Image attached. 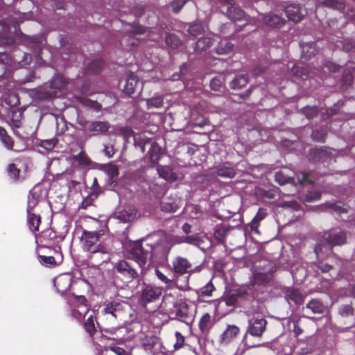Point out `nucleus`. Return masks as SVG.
<instances>
[{
    "instance_id": "f257e3e1",
    "label": "nucleus",
    "mask_w": 355,
    "mask_h": 355,
    "mask_svg": "<svg viewBox=\"0 0 355 355\" xmlns=\"http://www.w3.org/2000/svg\"><path fill=\"white\" fill-rule=\"evenodd\" d=\"M150 251L148 249H144V245L139 242H135L132 243L130 248L128 257L130 259H133L136 261L141 270H146L150 265V259L152 257V251L156 252L162 248L163 254H167L172 244L168 241L167 238H164L160 242L157 243L155 246H153L152 243H146Z\"/></svg>"
},
{
    "instance_id": "f03ea898",
    "label": "nucleus",
    "mask_w": 355,
    "mask_h": 355,
    "mask_svg": "<svg viewBox=\"0 0 355 355\" xmlns=\"http://www.w3.org/2000/svg\"><path fill=\"white\" fill-rule=\"evenodd\" d=\"M99 240V234L95 232H83L81 241L85 250L92 253L101 252L107 254L109 248L102 245L95 246Z\"/></svg>"
},
{
    "instance_id": "7ed1b4c3",
    "label": "nucleus",
    "mask_w": 355,
    "mask_h": 355,
    "mask_svg": "<svg viewBox=\"0 0 355 355\" xmlns=\"http://www.w3.org/2000/svg\"><path fill=\"white\" fill-rule=\"evenodd\" d=\"M240 332L239 328L234 324H228L225 330L220 335L218 342L220 345L226 346L232 343Z\"/></svg>"
},
{
    "instance_id": "20e7f679",
    "label": "nucleus",
    "mask_w": 355,
    "mask_h": 355,
    "mask_svg": "<svg viewBox=\"0 0 355 355\" xmlns=\"http://www.w3.org/2000/svg\"><path fill=\"white\" fill-rule=\"evenodd\" d=\"M266 323V320L262 318H252L249 320L247 333L260 337L265 331Z\"/></svg>"
},
{
    "instance_id": "39448f33",
    "label": "nucleus",
    "mask_w": 355,
    "mask_h": 355,
    "mask_svg": "<svg viewBox=\"0 0 355 355\" xmlns=\"http://www.w3.org/2000/svg\"><path fill=\"white\" fill-rule=\"evenodd\" d=\"M173 270L179 275H184L189 272L191 264L188 259L182 257H177L172 262Z\"/></svg>"
},
{
    "instance_id": "423d86ee",
    "label": "nucleus",
    "mask_w": 355,
    "mask_h": 355,
    "mask_svg": "<svg viewBox=\"0 0 355 355\" xmlns=\"http://www.w3.org/2000/svg\"><path fill=\"white\" fill-rule=\"evenodd\" d=\"M162 289L158 286H146L142 292V300L150 302L157 299L162 294Z\"/></svg>"
},
{
    "instance_id": "0eeeda50",
    "label": "nucleus",
    "mask_w": 355,
    "mask_h": 355,
    "mask_svg": "<svg viewBox=\"0 0 355 355\" xmlns=\"http://www.w3.org/2000/svg\"><path fill=\"white\" fill-rule=\"evenodd\" d=\"M116 270L124 275L128 281L132 280L137 276V272L127 261H121L116 266Z\"/></svg>"
},
{
    "instance_id": "6e6552de",
    "label": "nucleus",
    "mask_w": 355,
    "mask_h": 355,
    "mask_svg": "<svg viewBox=\"0 0 355 355\" xmlns=\"http://www.w3.org/2000/svg\"><path fill=\"white\" fill-rule=\"evenodd\" d=\"M77 307L72 311V315L78 320H81L88 312V306L86 304V300L83 296L77 297L76 299Z\"/></svg>"
},
{
    "instance_id": "1a4fd4ad",
    "label": "nucleus",
    "mask_w": 355,
    "mask_h": 355,
    "mask_svg": "<svg viewBox=\"0 0 355 355\" xmlns=\"http://www.w3.org/2000/svg\"><path fill=\"white\" fill-rule=\"evenodd\" d=\"M42 190L40 186H35L31 190L28 198L27 212L29 213L39 202Z\"/></svg>"
},
{
    "instance_id": "9d476101",
    "label": "nucleus",
    "mask_w": 355,
    "mask_h": 355,
    "mask_svg": "<svg viewBox=\"0 0 355 355\" xmlns=\"http://www.w3.org/2000/svg\"><path fill=\"white\" fill-rule=\"evenodd\" d=\"M326 239L330 245H337L345 243L346 238L344 233L334 230L328 233Z\"/></svg>"
},
{
    "instance_id": "9b49d317",
    "label": "nucleus",
    "mask_w": 355,
    "mask_h": 355,
    "mask_svg": "<svg viewBox=\"0 0 355 355\" xmlns=\"http://www.w3.org/2000/svg\"><path fill=\"white\" fill-rule=\"evenodd\" d=\"M138 85L139 80L137 77L133 73H130L126 79L125 84L123 87V92L128 95H131L135 93Z\"/></svg>"
},
{
    "instance_id": "f8f14e48",
    "label": "nucleus",
    "mask_w": 355,
    "mask_h": 355,
    "mask_svg": "<svg viewBox=\"0 0 355 355\" xmlns=\"http://www.w3.org/2000/svg\"><path fill=\"white\" fill-rule=\"evenodd\" d=\"M54 285L59 292L64 293L71 286V278L68 275L60 276L55 279Z\"/></svg>"
},
{
    "instance_id": "ddd939ff",
    "label": "nucleus",
    "mask_w": 355,
    "mask_h": 355,
    "mask_svg": "<svg viewBox=\"0 0 355 355\" xmlns=\"http://www.w3.org/2000/svg\"><path fill=\"white\" fill-rule=\"evenodd\" d=\"M287 17L292 21L297 22L302 19V14L298 6L290 5L286 7L285 10Z\"/></svg>"
},
{
    "instance_id": "4468645a",
    "label": "nucleus",
    "mask_w": 355,
    "mask_h": 355,
    "mask_svg": "<svg viewBox=\"0 0 355 355\" xmlns=\"http://www.w3.org/2000/svg\"><path fill=\"white\" fill-rule=\"evenodd\" d=\"M157 170L159 176L166 180L174 181L178 178L168 166H158Z\"/></svg>"
},
{
    "instance_id": "2eb2a0df",
    "label": "nucleus",
    "mask_w": 355,
    "mask_h": 355,
    "mask_svg": "<svg viewBox=\"0 0 355 355\" xmlns=\"http://www.w3.org/2000/svg\"><path fill=\"white\" fill-rule=\"evenodd\" d=\"M175 312L177 317L180 320H184L189 317V309L185 302H180L175 306Z\"/></svg>"
},
{
    "instance_id": "dca6fc26",
    "label": "nucleus",
    "mask_w": 355,
    "mask_h": 355,
    "mask_svg": "<svg viewBox=\"0 0 355 355\" xmlns=\"http://www.w3.org/2000/svg\"><path fill=\"white\" fill-rule=\"evenodd\" d=\"M262 19L265 24L270 26L279 27L284 24L282 19L276 15H262Z\"/></svg>"
},
{
    "instance_id": "f3484780",
    "label": "nucleus",
    "mask_w": 355,
    "mask_h": 355,
    "mask_svg": "<svg viewBox=\"0 0 355 355\" xmlns=\"http://www.w3.org/2000/svg\"><path fill=\"white\" fill-rule=\"evenodd\" d=\"M108 124L103 121H95L89 124L88 128L89 131L95 133H103L107 131Z\"/></svg>"
},
{
    "instance_id": "a211bd4d",
    "label": "nucleus",
    "mask_w": 355,
    "mask_h": 355,
    "mask_svg": "<svg viewBox=\"0 0 355 355\" xmlns=\"http://www.w3.org/2000/svg\"><path fill=\"white\" fill-rule=\"evenodd\" d=\"M150 161L156 164L158 162L162 155V148L157 144H153L148 152Z\"/></svg>"
},
{
    "instance_id": "6ab92c4d",
    "label": "nucleus",
    "mask_w": 355,
    "mask_h": 355,
    "mask_svg": "<svg viewBox=\"0 0 355 355\" xmlns=\"http://www.w3.org/2000/svg\"><path fill=\"white\" fill-rule=\"evenodd\" d=\"M272 277V273L267 270L264 272H256L254 274V283L263 284L268 282Z\"/></svg>"
},
{
    "instance_id": "aec40b11",
    "label": "nucleus",
    "mask_w": 355,
    "mask_h": 355,
    "mask_svg": "<svg viewBox=\"0 0 355 355\" xmlns=\"http://www.w3.org/2000/svg\"><path fill=\"white\" fill-rule=\"evenodd\" d=\"M248 83V77L245 75H241L236 76L234 80H232L230 85L234 89H240L243 87Z\"/></svg>"
},
{
    "instance_id": "412c9836",
    "label": "nucleus",
    "mask_w": 355,
    "mask_h": 355,
    "mask_svg": "<svg viewBox=\"0 0 355 355\" xmlns=\"http://www.w3.org/2000/svg\"><path fill=\"white\" fill-rule=\"evenodd\" d=\"M213 44V41L210 37H202L196 42V49L197 51L201 52L205 51Z\"/></svg>"
},
{
    "instance_id": "4be33fe9",
    "label": "nucleus",
    "mask_w": 355,
    "mask_h": 355,
    "mask_svg": "<svg viewBox=\"0 0 355 355\" xmlns=\"http://www.w3.org/2000/svg\"><path fill=\"white\" fill-rule=\"evenodd\" d=\"M28 222L32 231H37L40 223V217L35 214L28 213Z\"/></svg>"
},
{
    "instance_id": "5701e85b",
    "label": "nucleus",
    "mask_w": 355,
    "mask_h": 355,
    "mask_svg": "<svg viewBox=\"0 0 355 355\" xmlns=\"http://www.w3.org/2000/svg\"><path fill=\"white\" fill-rule=\"evenodd\" d=\"M306 308L314 313H322L324 309L323 304L317 300H311L306 305Z\"/></svg>"
},
{
    "instance_id": "b1692460",
    "label": "nucleus",
    "mask_w": 355,
    "mask_h": 355,
    "mask_svg": "<svg viewBox=\"0 0 355 355\" xmlns=\"http://www.w3.org/2000/svg\"><path fill=\"white\" fill-rule=\"evenodd\" d=\"M211 327V316L209 313L204 314L199 321V328L202 332L207 331Z\"/></svg>"
},
{
    "instance_id": "393cba45",
    "label": "nucleus",
    "mask_w": 355,
    "mask_h": 355,
    "mask_svg": "<svg viewBox=\"0 0 355 355\" xmlns=\"http://www.w3.org/2000/svg\"><path fill=\"white\" fill-rule=\"evenodd\" d=\"M135 217V214L133 211L123 210L116 214V218L124 223L130 222Z\"/></svg>"
},
{
    "instance_id": "a878e982",
    "label": "nucleus",
    "mask_w": 355,
    "mask_h": 355,
    "mask_svg": "<svg viewBox=\"0 0 355 355\" xmlns=\"http://www.w3.org/2000/svg\"><path fill=\"white\" fill-rule=\"evenodd\" d=\"M217 175L223 178H232L235 175V171L233 168L222 166L218 168Z\"/></svg>"
},
{
    "instance_id": "bb28decb",
    "label": "nucleus",
    "mask_w": 355,
    "mask_h": 355,
    "mask_svg": "<svg viewBox=\"0 0 355 355\" xmlns=\"http://www.w3.org/2000/svg\"><path fill=\"white\" fill-rule=\"evenodd\" d=\"M146 104L148 109L159 108L163 105V98L159 96L150 99H147Z\"/></svg>"
},
{
    "instance_id": "cd10ccee",
    "label": "nucleus",
    "mask_w": 355,
    "mask_h": 355,
    "mask_svg": "<svg viewBox=\"0 0 355 355\" xmlns=\"http://www.w3.org/2000/svg\"><path fill=\"white\" fill-rule=\"evenodd\" d=\"M0 137L2 142L4 144L6 147L8 149H11L13 146V141L12 139L6 135V130L0 127Z\"/></svg>"
},
{
    "instance_id": "c85d7f7f",
    "label": "nucleus",
    "mask_w": 355,
    "mask_h": 355,
    "mask_svg": "<svg viewBox=\"0 0 355 355\" xmlns=\"http://www.w3.org/2000/svg\"><path fill=\"white\" fill-rule=\"evenodd\" d=\"M110 349L116 355H131L132 349L127 347H121L119 346H111Z\"/></svg>"
},
{
    "instance_id": "c756f323",
    "label": "nucleus",
    "mask_w": 355,
    "mask_h": 355,
    "mask_svg": "<svg viewBox=\"0 0 355 355\" xmlns=\"http://www.w3.org/2000/svg\"><path fill=\"white\" fill-rule=\"evenodd\" d=\"M143 347L146 350L153 351L156 345H160L159 340L157 337H150L148 340V343L144 342Z\"/></svg>"
},
{
    "instance_id": "7c9ffc66",
    "label": "nucleus",
    "mask_w": 355,
    "mask_h": 355,
    "mask_svg": "<svg viewBox=\"0 0 355 355\" xmlns=\"http://www.w3.org/2000/svg\"><path fill=\"white\" fill-rule=\"evenodd\" d=\"M85 328L86 331L92 336L95 331V324L93 315H91L88 317L85 324Z\"/></svg>"
},
{
    "instance_id": "2f4dec72",
    "label": "nucleus",
    "mask_w": 355,
    "mask_h": 355,
    "mask_svg": "<svg viewBox=\"0 0 355 355\" xmlns=\"http://www.w3.org/2000/svg\"><path fill=\"white\" fill-rule=\"evenodd\" d=\"M176 342L173 345L174 349L177 350L182 348L184 344V337L179 331L175 333Z\"/></svg>"
},
{
    "instance_id": "473e14b6",
    "label": "nucleus",
    "mask_w": 355,
    "mask_h": 355,
    "mask_svg": "<svg viewBox=\"0 0 355 355\" xmlns=\"http://www.w3.org/2000/svg\"><path fill=\"white\" fill-rule=\"evenodd\" d=\"M104 170L105 173L112 178L118 175V168L115 165L107 164L104 167Z\"/></svg>"
},
{
    "instance_id": "72a5a7b5",
    "label": "nucleus",
    "mask_w": 355,
    "mask_h": 355,
    "mask_svg": "<svg viewBox=\"0 0 355 355\" xmlns=\"http://www.w3.org/2000/svg\"><path fill=\"white\" fill-rule=\"evenodd\" d=\"M266 216V212L263 209H259L256 216L254 217L252 223L253 225H255L259 223L261 220H263Z\"/></svg>"
},
{
    "instance_id": "f704fd0d",
    "label": "nucleus",
    "mask_w": 355,
    "mask_h": 355,
    "mask_svg": "<svg viewBox=\"0 0 355 355\" xmlns=\"http://www.w3.org/2000/svg\"><path fill=\"white\" fill-rule=\"evenodd\" d=\"M78 164L82 167L87 166L89 164V159L84 154H79L75 157Z\"/></svg>"
},
{
    "instance_id": "c9c22d12",
    "label": "nucleus",
    "mask_w": 355,
    "mask_h": 355,
    "mask_svg": "<svg viewBox=\"0 0 355 355\" xmlns=\"http://www.w3.org/2000/svg\"><path fill=\"white\" fill-rule=\"evenodd\" d=\"M214 288L211 282L207 283L201 290L202 296H211Z\"/></svg>"
},
{
    "instance_id": "e433bc0d",
    "label": "nucleus",
    "mask_w": 355,
    "mask_h": 355,
    "mask_svg": "<svg viewBox=\"0 0 355 355\" xmlns=\"http://www.w3.org/2000/svg\"><path fill=\"white\" fill-rule=\"evenodd\" d=\"M155 274L157 277L163 283L166 284V285L169 286L172 284V280L168 279L165 275H164L161 271H159L158 269L155 270Z\"/></svg>"
},
{
    "instance_id": "4c0bfd02",
    "label": "nucleus",
    "mask_w": 355,
    "mask_h": 355,
    "mask_svg": "<svg viewBox=\"0 0 355 355\" xmlns=\"http://www.w3.org/2000/svg\"><path fill=\"white\" fill-rule=\"evenodd\" d=\"M40 259H41V262L46 266L55 265V260L53 257L41 256Z\"/></svg>"
},
{
    "instance_id": "58836bf2",
    "label": "nucleus",
    "mask_w": 355,
    "mask_h": 355,
    "mask_svg": "<svg viewBox=\"0 0 355 355\" xmlns=\"http://www.w3.org/2000/svg\"><path fill=\"white\" fill-rule=\"evenodd\" d=\"M304 112L308 118H312L318 113V109L315 107H306L304 108Z\"/></svg>"
},
{
    "instance_id": "ea45409f",
    "label": "nucleus",
    "mask_w": 355,
    "mask_h": 355,
    "mask_svg": "<svg viewBox=\"0 0 355 355\" xmlns=\"http://www.w3.org/2000/svg\"><path fill=\"white\" fill-rule=\"evenodd\" d=\"M8 173L12 178L16 179L19 175V171L16 168L15 164H11L8 166Z\"/></svg>"
},
{
    "instance_id": "a19ab883",
    "label": "nucleus",
    "mask_w": 355,
    "mask_h": 355,
    "mask_svg": "<svg viewBox=\"0 0 355 355\" xmlns=\"http://www.w3.org/2000/svg\"><path fill=\"white\" fill-rule=\"evenodd\" d=\"M223 43L220 44V46L217 49V52L219 54H223V53H227L228 52L231 51L232 49V46L230 44L225 42V48H222Z\"/></svg>"
},
{
    "instance_id": "79ce46f5",
    "label": "nucleus",
    "mask_w": 355,
    "mask_h": 355,
    "mask_svg": "<svg viewBox=\"0 0 355 355\" xmlns=\"http://www.w3.org/2000/svg\"><path fill=\"white\" fill-rule=\"evenodd\" d=\"M10 30V26L5 21L0 22V37L5 35Z\"/></svg>"
},
{
    "instance_id": "37998d69",
    "label": "nucleus",
    "mask_w": 355,
    "mask_h": 355,
    "mask_svg": "<svg viewBox=\"0 0 355 355\" xmlns=\"http://www.w3.org/2000/svg\"><path fill=\"white\" fill-rule=\"evenodd\" d=\"M290 179V177L283 179V171L278 172L275 175V180L281 184L286 183Z\"/></svg>"
},
{
    "instance_id": "c03bdc74",
    "label": "nucleus",
    "mask_w": 355,
    "mask_h": 355,
    "mask_svg": "<svg viewBox=\"0 0 355 355\" xmlns=\"http://www.w3.org/2000/svg\"><path fill=\"white\" fill-rule=\"evenodd\" d=\"M234 11L238 12L237 16L233 15L232 10L230 11V17L232 18L234 20H241L243 18H245V15L242 10L234 9Z\"/></svg>"
},
{
    "instance_id": "a18cd8bd",
    "label": "nucleus",
    "mask_w": 355,
    "mask_h": 355,
    "mask_svg": "<svg viewBox=\"0 0 355 355\" xmlns=\"http://www.w3.org/2000/svg\"><path fill=\"white\" fill-rule=\"evenodd\" d=\"M201 26L198 24L192 25L189 27V31L191 35H196L201 31Z\"/></svg>"
},
{
    "instance_id": "49530a36",
    "label": "nucleus",
    "mask_w": 355,
    "mask_h": 355,
    "mask_svg": "<svg viewBox=\"0 0 355 355\" xmlns=\"http://www.w3.org/2000/svg\"><path fill=\"white\" fill-rule=\"evenodd\" d=\"M56 144V141L54 139L46 140L42 141V146L46 149L53 148Z\"/></svg>"
},
{
    "instance_id": "de8ad7c7",
    "label": "nucleus",
    "mask_w": 355,
    "mask_h": 355,
    "mask_svg": "<svg viewBox=\"0 0 355 355\" xmlns=\"http://www.w3.org/2000/svg\"><path fill=\"white\" fill-rule=\"evenodd\" d=\"M51 233V230H47L43 232L42 234L36 235L35 236V239H36L37 242L42 243L43 242V239H44V237L46 235H50Z\"/></svg>"
},
{
    "instance_id": "09e8293b",
    "label": "nucleus",
    "mask_w": 355,
    "mask_h": 355,
    "mask_svg": "<svg viewBox=\"0 0 355 355\" xmlns=\"http://www.w3.org/2000/svg\"><path fill=\"white\" fill-rule=\"evenodd\" d=\"M162 209L166 211H175L176 209V206H173V205H169L168 203L163 202L162 205Z\"/></svg>"
},
{
    "instance_id": "8fccbe9b",
    "label": "nucleus",
    "mask_w": 355,
    "mask_h": 355,
    "mask_svg": "<svg viewBox=\"0 0 355 355\" xmlns=\"http://www.w3.org/2000/svg\"><path fill=\"white\" fill-rule=\"evenodd\" d=\"M292 300H293L296 303H300L302 300V296L298 291H295L292 293Z\"/></svg>"
},
{
    "instance_id": "3c124183",
    "label": "nucleus",
    "mask_w": 355,
    "mask_h": 355,
    "mask_svg": "<svg viewBox=\"0 0 355 355\" xmlns=\"http://www.w3.org/2000/svg\"><path fill=\"white\" fill-rule=\"evenodd\" d=\"M115 311H116V309L113 307L112 304H107L104 309V312L105 313H110V314H112V315H114V313Z\"/></svg>"
},
{
    "instance_id": "603ef678",
    "label": "nucleus",
    "mask_w": 355,
    "mask_h": 355,
    "mask_svg": "<svg viewBox=\"0 0 355 355\" xmlns=\"http://www.w3.org/2000/svg\"><path fill=\"white\" fill-rule=\"evenodd\" d=\"M210 85L211 87L216 90L218 89V87L221 86V83L218 79H213Z\"/></svg>"
},
{
    "instance_id": "864d4df0",
    "label": "nucleus",
    "mask_w": 355,
    "mask_h": 355,
    "mask_svg": "<svg viewBox=\"0 0 355 355\" xmlns=\"http://www.w3.org/2000/svg\"><path fill=\"white\" fill-rule=\"evenodd\" d=\"M293 331H294L295 336H297L302 334V329L297 325V323H295Z\"/></svg>"
},
{
    "instance_id": "5fc2aeb1",
    "label": "nucleus",
    "mask_w": 355,
    "mask_h": 355,
    "mask_svg": "<svg viewBox=\"0 0 355 355\" xmlns=\"http://www.w3.org/2000/svg\"><path fill=\"white\" fill-rule=\"evenodd\" d=\"M301 175H302V178H299L297 179L298 182L303 183L304 182L309 181L308 175L306 173H302Z\"/></svg>"
},
{
    "instance_id": "6e6d98bb",
    "label": "nucleus",
    "mask_w": 355,
    "mask_h": 355,
    "mask_svg": "<svg viewBox=\"0 0 355 355\" xmlns=\"http://www.w3.org/2000/svg\"><path fill=\"white\" fill-rule=\"evenodd\" d=\"M202 268V266H198L195 267L193 269L190 268L189 270V273H190V275H191V274L195 273V272H198L201 271Z\"/></svg>"
},
{
    "instance_id": "4d7b16f0",
    "label": "nucleus",
    "mask_w": 355,
    "mask_h": 355,
    "mask_svg": "<svg viewBox=\"0 0 355 355\" xmlns=\"http://www.w3.org/2000/svg\"><path fill=\"white\" fill-rule=\"evenodd\" d=\"M190 229H191V226L187 224V223H185L183 226H182V230L183 231L186 233V234H188L190 232Z\"/></svg>"
},
{
    "instance_id": "13d9d810",
    "label": "nucleus",
    "mask_w": 355,
    "mask_h": 355,
    "mask_svg": "<svg viewBox=\"0 0 355 355\" xmlns=\"http://www.w3.org/2000/svg\"><path fill=\"white\" fill-rule=\"evenodd\" d=\"M62 81V77L58 76V77H56V78H55L53 79V85H55L57 83H58V82H59V83H60V82L61 83Z\"/></svg>"
},
{
    "instance_id": "bf43d9fd",
    "label": "nucleus",
    "mask_w": 355,
    "mask_h": 355,
    "mask_svg": "<svg viewBox=\"0 0 355 355\" xmlns=\"http://www.w3.org/2000/svg\"><path fill=\"white\" fill-rule=\"evenodd\" d=\"M132 130H130L129 129L125 130V137H129L132 136Z\"/></svg>"
},
{
    "instance_id": "052dcab7",
    "label": "nucleus",
    "mask_w": 355,
    "mask_h": 355,
    "mask_svg": "<svg viewBox=\"0 0 355 355\" xmlns=\"http://www.w3.org/2000/svg\"><path fill=\"white\" fill-rule=\"evenodd\" d=\"M144 32V30L143 28L141 27H139V28H137L136 30H135V33H142Z\"/></svg>"
},
{
    "instance_id": "680f3d73",
    "label": "nucleus",
    "mask_w": 355,
    "mask_h": 355,
    "mask_svg": "<svg viewBox=\"0 0 355 355\" xmlns=\"http://www.w3.org/2000/svg\"><path fill=\"white\" fill-rule=\"evenodd\" d=\"M320 250V245H317L315 248V253L317 254V255L318 256V253H319V251Z\"/></svg>"
},
{
    "instance_id": "e2e57ef3",
    "label": "nucleus",
    "mask_w": 355,
    "mask_h": 355,
    "mask_svg": "<svg viewBox=\"0 0 355 355\" xmlns=\"http://www.w3.org/2000/svg\"><path fill=\"white\" fill-rule=\"evenodd\" d=\"M173 36L172 35H170L168 37H166V43L167 44H169V42L173 39Z\"/></svg>"
},
{
    "instance_id": "0e129e2a",
    "label": "nucleus",
    "mask_w": 355,
    "mask_h": 355,
    "mask_svg": "<svg viewBox=\"0 0 355 355\" xmlns=\"http://www.w3.org/2000/svg\"><path fill=\"white\" fill-rule=\"evenodd\" d=\"M330 268H331V267H330V266H325V268H322V270L323 272H327V271H329V270H330Z\"/></svg>"
},
{
    "instance_id": "69168bd1",
    "label": "nucleus",
    "mask_w": 355,
    "mask_h": 355,
    "mask_svg": "<svg viewBox=\"0 0 355 355\" xmlns=\"http://www.w3.org/2000/svg\"><path fill=\"white\" fill-rule=\"evenodd\" d=\"M181 8H175V7H173V10L175 12H178L180 10Z\"/></svg>"
},
{
    "instance_id": "338daca9",
    "label": "nucleus",
    "mask_w": 355,
    "mask_h": 355,
    "mask_svg": "<svg viewBox=\"0 0 355 355\" xmlns=\"http://www.w3.org/2000/svg\"><path fill=\"white\" fill-rule=\"evenodd\" d=\"M26 59H27L28 57H29L28 54H25Z\"/></svg>"
},
{
    "instance_id": "774afa93",
    "label": "nucleus",
    "mask_w": 355,
    "mask_h": 355,
    "mask_svg": "<svg viewBox=\"0 0 355 355\" xmlns=\"http://www.w3.org/2000/svg\"><path fill=\"white\" fill-rule=\"evenodd\" d=\"M18 103V100L16 99L15 104H17Z\"/></svg>"
}]
</instances>
